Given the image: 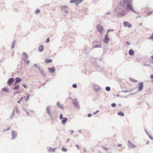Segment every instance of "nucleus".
Instances as JSON below:
<instances>
[{"label": "nucleus", "mask_w": 153, "mask_h": 153, "mask_svg": "<svg viewBox=\"0 0 153 153\" xmlns=\"http://www.w3.org/2000/svg\"><path fill=\"white\" fill-rule=\"evenodd\" d=\"M129 0H123V3L118 4V8L116 10L117 15L120 16H123L125 15V13L126 10H131L134 13L138 14V12H136L134 9L131 5L129 4Z\"/></svg>", "instance_id": "nucleus-1"}, {"label": "nucleus", "mask_w": 153, "mask_h": 153, "mask_svg": "<svg viewBox=\"0 0 153 153\" xmlns=\"http://www.w3.org/2000/svg\"><path fill=\"white\" fill-rule=\"evenodd\" d=\"M60 9L62 13L65 16H66V13L68 14L69 13V9L67 6H61Z\"/></svg>", "instance_id": "nucleus-2"}, {"label": "nucleus", "mask_w": 153, "mask_h": 153, "mask_svg": "<svg viewBox=\"0 0 153 153\" xmlns=\"http://www.w3.org/2000/svg\"><path fill=\"white\" fill-rule=\"evenodd\" d=\"M50 106H48L46 108V110L47 111V114L52 119L53 118V115L51 113V112L50 109Z\"/></svg>", "instance_id": "nucleus-3"}, {"label": "nucleus", "mask_w": 153, "mask_h": 153, "mask_svg": "<svg viewBox=\"0 0 153 153\" xmlns=\"http://www.w3.org/2000/svg\"><path fill=\"white\" fill-rule=\"evenodd\" d=\"M96 28L97 31L100 33H102V31L103 30L104 28L103 27L100 25L99 24L97 25Z\"/></svg>", "instance_id": "nucleus-4"}, {"label": "nucleus", "mask_w": 153, "mask_h": 153, "mask_svg": "<svg viewBox=\"0 0 153 153\" xmlns=\"http://www.w3.org/2000/svg\"><path fill=\"white\" fill-rule=\"evenodd\" d=\"M103 41L104 43L106 44L109 43L110 41V39L108 37V34L107 33H106L104 39Z\"/></svg>", "instance_id": "nucleus-5"}, {"label": "nucleus", "mask_w": 153, "mask_h": 153, "mask_svg": "<svg viewBox=\"0 0 153 153\" xmlns=\"http://www.w3.org/2000/svg\"><path fill=\"white\" fill-rule=\"evenodd\" d=\"M123 25L125 27H128L129 28H131L132 27V25L131 24L126 21L123 22Z\"/></svg>", "instance_id": "nucleus-6"}, {"label": "nucleus", "mask_w": 153, "mask_h": 153, "mask_svg": "<svg viewBox=\"0 0 153 153\" xmlns=\"http://www.w3.org/2000/svg\"><path fill=\"white\" fill-rule=\"evenodd\" d=\"M82 0H72L69 2L70 3H75L78 5L82 2Z\"/></svg>", "instance_id": "nucleus-7"}, {"label": "nucleus", "mask_w": 153, "mask_h": 153, "mask_svg": "<svg viewBox=\"0 0 153 153\" xmlns=\"http://www.w3.org/2000/svg\"><path fill=\"white\" fill-rule=\"evenodd\" d=\"M138 91L139 92H140L143 89V82H140L138 84Z\"/></svg>", "instance_id": "nucleus-8"}, {"label": "nucleus", "mask_w": 153, "mask_h": 153, "mask_svg": "<svg viewBox=\"0 0 153 153\" xmlns=\"http://www.w3.org/2000/svg\"><path fill=\"white\" fill-rule=\"evenodd\" d=\"M128 146L129 148H134L136 147V146L132 144L129 140H128Z\"/></svg>", "instance_id": "nucleus-9"}, {"label": "nucleus", "mask_w": 153, "mask_h": 153, "mask_svg": "<svg viewBox=\"0 0 153 153\" xmlns=\"http://www.w3.org/2000/svg\"><path fill=\"white\" fill-rule=\"evenodd\" d=\"M11 134L12 137L11 139L12 140L16 138L17 136V134L16 131L13 130H12L11 132Z\"/></svg>", "instance_id": "nucleus-10"}, {"label": "nucleus", "mask_w": 153, "mask_h": 153, "mask_svg": "<svg viewBox=\"0 0 153 153\" xmlns=\"http://www.w3.org/2000/svg\"><path fill=\"white\" fill-rule=\"evenodd\" d=\"M73 105L77 108H79V105L76 100H74L72 101Z\"/></svg>", "instance_id": "nucleus-11"}, {"label": "nucleus", "mask_w": 153, "mask_h": 153, "mask_svg": "<svg viewBox=\"0 0 153 153\" xmlns=\"http://www.w3.org/2000/svg\"><path fill=\"white\" fill-rule=\"evenodd\" d=\"M100 88V87L98 85H94V90L96 92H97Z\"/></svg>", "instance_id": "nucleus-12"}, {"label": "nucleus", "mask_w": 153, "mask_h": 153, "mask_svg": "<svg viewBox=\"0 0 153 153\" xmlns=\"http://www.w3.org/2000/svg\"><path fill=\"white\" fill-rule=\"evenodd\" d=\"M14 81V79L13 78H11L9 79L7 81V83L9 85H11L12 83Z\"/></svg>", "instance_id": "nucleus-13"}, {"label": "nucleus", "mask_w": 153, "mask_h": 153, "mask_svg": "<svg viewBox=\"0 0 153 153\" xmlns=\"http://www.w3.org/2000/svg\"><path fill=\"white\" fill-rule=\"evenodd\" d=\"M48 70L51 73H53L55 72V68L54 67L48 68Z\"/></svg>", "instance_id": "nucleus-14"}, {"label": "nucleus", "mask_w": 153, "mask_h": 153, "mask_svg": "<svg viewBox=\"0 0 153 153\" xmlns=\"http://www.w3.org/2000/svg\"><path fill=\"white\" fill-rule=\"evenodd\" d=\"M23 55L24 57H23V60H24L25 59H28V56L27 54L25 52H24L23 53Z\"/></svg>", "instance_id": "nucleus-15"}, {"label": "nucleus", "mask_w": 153, "mask_h": 153, "mask_svg": "<svg viewBox=\"0 0 153 153\" xmlns=\"http://www.w3.org/2000/svg\"><path fill=\"white\" fill-rule=\"evenodd\" d=\"M57 105L61 109H63V105L60 104L59 102H57Z\"/></svg>", "instance_id": "nucleus-16"}, {"label": "nucleus", "mask_w": 153, "mask_h": 153, "mask_svg": "<svg viewBox=\"0 0 153 153\" xmlns=\"http://www.w3.org/2000/svg\"><path fill=\"white\" fill-rule=\"evenodd\" d=\"M128 53L130 55L132 56L134 55V51L132 49H131L129 50Z\"/></svg>", "instance_id": "nucleus-17"}, {"label": "nucleus", "mask_w": 153, "mask_h": 153, "mask_svg": "<svg viewBox=\"0 0 153 153\" xmlns=\"http://www.w3.org/2000/svg\"><path fill=\"white\" fill-rule=\"evenodd\" d=\"M68 118L67 117L64 118L62 120V124H64L67 121Z\"/></svg>", "instance_id": "nucleus-18"}, {"label": "nucleus", "mask_w": 153, "mask_h": 153, "mask_svg": "<svg viewBox=\"0 0 153 153\" xmlns=\"http://www.w3.org/2000/svg\"><path fill=\"white\" fill-rule=\"evenodd\" d=\"M2 91L6 92H9V89L7 88L6 87L3 88L2 89Z\"/></svg>", "instance_id": "nucleus-19"}, {"label": "nucleus", "mask_w": 153, "mask_h": 153, "mask_svg": "<svg viewBox=\"0 0 153 153\" xmlns=\"http://www.w3.org/2000/svg\"><path fill=\"white\" fill-rule=\"evenodd\" d=\"M52 62V60L51 59H46L45 60V62L46 63H49L51 62Z\"/></svg>", "instance_id": "nucleus-20"}, {"label": "nucleus", "mask_w": 153, "mask_h": 153, "mask_svg": "<svg viewBox=\"0 0 153 153\" xmlns=\"http://www.w3.org/2000/svg\"><path fill=\"white\" fill-rule=\"evenodd\" d=\"M43 46L42 45H40L39 48V51L40 52H42L43 50Z\"/></svg>", "instance_id": "nucleus-21"}, {"label": "nucleus", "mask_w": 153, "mask_h": 153, "mask_svg": "<svg viewBox=\"0 0 153 153\" xmlns=\"http://www.w3.org/2000/svg\"><path fill=\"white\" fill-rule=\"evenodd\" d=\"M15 111V110H13V112L12 113V114L10 116V119H12L13 118V117L14 116V113Z\"/></svg>", "instance_id": "nucleus-22"}, {"label": "nucleus", "mask_w": 153, "mask_h": 153, "mask_svg": "<svg viewBox=\"0 0 153 153\" xmlns=\"http://www.w3.org/2000/svg\"><path fill=\"white\" fill-rule=\"evenodd\" d=\"M117 114L120 116H123L124 115V113L121 111H120L118 112Z\"/></svg>", "instance_id": "nucleus-23"}, {"label": "nucleus", "mask_w": 153, "mask_h": 153, "mask_svg": "<svg viewBox=\"0 0 153 153\" xmlns=\"http://www.w3.org/2000/svg\"><path fill=\"white\" fill-rule=\"evenodd\" d=\"M20 88V86L19 85H17L14 86L13 88V90H18Z\"/></svg>", "instance_id": "nucleus-24"}, {"label": "nucleus", "mask_w": 153, "mask_h": 153, "mask_svg": "<svg viewBox=\"0 0 153 153\" xmlns=\"http://www.w3.org/2000/svg\"><path fill=\"white\" fill-rule=\"evenodd\" d=\"M15 79L16 81L18 82H19L22 81L21 79L19 77L16 78Z\"/></svg>", "instance_id": "nucleus-25"}, {"label": "nucleus", "mask_w": 153, "mask_h": 153, "mask_svg": "<svg viewBox=\"0 0 153 153\" xmlns=\"http://www.w3.org/2000/svg\"><path fill=\"white\" fill-rule=\"evenodd\" d=\"M15 42H16L15 40H14L13 41V42L12 43V45L11 46V48L12 49H13L14 48L15 44Z\"/></svg>", "instance_id": "nucleus-26"}, {"label": "nucleus", "mask_w": 153, "mask_h": 153, "mask_svg": "<svg viewBox=\"0 0 153 153\" xmlns=\"http://www.w3.org/2000/svg\"><path fill=\"white\" fill-rule=\"evenodd\" d=\"M25 62L26 63L27 65H28L30 62V61L29 60H28L27 59H25L24 60Z\"/></svg>", "instance_id": "nucleus-27"}, {"label": "nucleus", "mask_w": 153, "mask_h": 153, "mask_svg": "<svg viewBox=\"0 0 153 153\" xmlns=\"http://www.w3.org/2000/svg\"><path fill=\"white\" fill-rule=\"evenodd\" d=\"M55 150V148L52 149L51 148H50L48 149V151L50 152L51 151H52L53 152H54Z\"/></svg>", "instance_id": "nucleus-28"}, {"label": "nucleus", "mask_w": 153, "mask_h": 153, "mask_svg": "<svg viewBox=\"0 0 153 153\" xmlns=\"http://www.w3.org/2000/svg\"><path fill=\"white\" fill-rule=\"evenodd\" d=\"M62 150L64 152H66L67 151V149L64 147H62Z\"/></svg>", "instance_id": "nucleus-29"}, {"label": "nucleus", "mask_w": 153, "mask_h": 153, "mask_svg": "<svg viewBox=\"0 0 153 153\" xmlns=\"http://www.w3.org/2000/svg\"><path fill=\"white\" fill-rule=\"evenodd\" d=\"M100 47H101V45H94V48H95Z\"/></svg>", "instance_id": "nucleus-30"}, {"label": "nucleus", "mask_w": 153, "mask_h": 153, "mask_svg": "<svg viewBox=\"0 0 153 153\" xmlns=\"http://www.w3.org/2000/svg\"><path fill=\"white\" fill-rule=\"evenodd\" d=\"M153 13V11H149L147 13V15L148 16H150Z\"/></svg>", "instance_id": "nucleus-31"}, {"label": "nucleus", "mask_w": 153, "mask_h": 153, "mask_svg": "<svg viewBox=\"0 0 153 153\" xmlns=\"http://www.w3.org/2000/svg\"><path fill=\"white\" fill-rule=\"evenodd\" d=\"M111 90V88L110 87L107 86L105 87V90L107 91H109Z\"/></svg>", "instance_id": "nucleus-32"}, {"label": "nucleus", "mask_w": 153, "mask_h": 153, "mask_svg": "<svg viewBox=\"0 0 153 153\" xmlns=\"http://www.w3.org/2000/svg\"><path fill=\"white\" fill-rule=\"evenodd\" d=\"M30 94H28L26 97V101H27L29 100L30 97Z\"/></svg>", "instance_id": "nucleus-33"}, {"label": "nucleus", "mask_w": 153, "mask_h": 153, "mask_svg": "<svg viewBox=\"0 0 153 153\" xmlns=\"http://www.w3.org/2000/svg\"><path fill=\"white\" fill-rule=\"evenodd\" d=\"M148 39H151L153 41V33H152L151 36L149 37Z\"/></svg>", "instance_id": "nucleus-34"}, {"label": "nucleus", "mask_w": 153, "mask_h": 153, "mask_svg": "<svg viewBox=\"0 0 153 153\" xmlns=\"http://www.w3.org/2000/svg\"><path fill=\"white\" fill-rule=\"evenodd\" d=\"M72 87L74 88H76L77 87V85L76 84L74 83L72 85Z\"/></svg>", "instance_id": "nucleus-35"}, {"label": "nucleus", "mask_w": 153, "mask_h": 153, "mask_svg": "<svg viewBox=\"0 0 153 153\" xmlns=\"http://www.w3.org/2000/svg\"><path fill=\"white\" fill-rule=\"evenodd\" d=\"M40 72L42 75H43L44 76H45V73L42 70L41 71H40Z\"/></svg>", "instance_id": "nucleus-36"}, {"label": "nucleus", "mask_w": 153, "mask_h": 153, "mask_svg": "<svg viewBox=\"0 0 153 153\" xmlns=\"http://www.w3.org/2000/svg\"><path fill=\"white\" fill-rule=\"evenodd\" d=\"M111 106L112 107H116V105L115 103H112L111 104Z\"/></svg>", "instance_id": "nucleus-37"}, {"label": "nucleus", "mask_w": 153, "mask_h": 153, "mask_svg": "<svg viewBox=\"0 0 153 153\" xmlns=\"http://www.w3.org/2000/svg\"><path fill=\"white\" fill-rule=\"evenodd\" d=\"M40 12V10L38 9H37L36 11H35V13L36 14H37V13H39Z\"/></svg>", "instance_id": "nucleus-38"}, {"label": "nucleus", "mask_w": 153, "mask_h": 153, "mask_svg": "<svg viewBox=\"0 0 153 153\" xmlns=\"http://www.w3.org/2000/svg\"><path fill=\"white\" fill-rule=\"evenodd\" d=\"M114 30L113 29H108L107 30V32L108 33L110 32V31H113Z\"/></svg>", "instance_id": "nucleus-39"}, {"label": "nucleus", "mask_w": 153, "mask_h": 153, "mask_svg": "<svg viewBox=\"0 0 153 153\" xmlns=\"http://www.w3.org/2000/svg\"><path fill=\"white\" fill-rule=\"evenodd\" d=\"M16 111V113H18V108L17 107H16L15 108Z\"/></svg>", "instance_id": "nucleus-40"}, {"label": "nucleus", "mask_w": 153, "mask_h": 153, "mask_svg": "<svg viewBox=\"0 0 153 153\" xmlns=\"http://www.w3.org/2000/svg\"><path fill=\"white\" fill-rule=\"evenodd\" d=\"M59 117H60V119L61 120L62 119H63V115H62V114H60Z\"/></svg>", "instance_id": "nucleus-41"}, {"label": "nucleus", "mask_w": 153, "mask_h": 153, "mask_svg": "<svg viewBox=\"0 0 153 153\" xmlns=\"http://www.w3.org/2000/svg\"><path fill=\"white\" fill-rule=\"evenodd\" d=\"M50 41V39H49V37H48L47 39V40H46V42L48 43Z\"/></svg>", "instance_id": "nucleus-42"}, {"label": "nucleus", "mask_w": 153, "mask_h": 153, "mask_svg": "<svg viewBox=\"0 0 153 153\" xmlns=\"http://www.w3.org/2000/svg\"><path fill=\"white\" fill-rule=\"evenodd\" d=\"M150 77L152 80V81L153 83V74L152 75L150 76Z\"/></svg>", "instance_id": "nucleus-43"}, {"label": "nucleus", "mask_w": 153, "mask_h": 153, "mask_svg": "<svg viewBox=\"0 0 153 153\" xmlns=\"http://www.w3.org/2000/svg\"><path fill=\"white\" fill-rule=\"evenodd\" d=\"M22 100V97L21 98V99H20V100H19L17 101V102L18 103H20L21 101Z\"/></svg>", "instance_id": "nucleus-44"}, {"label": "nucleus", "mask_w": 153, "mask_h": 153, "mask_svg": "<svg viewBox=\"0 0 153 153\" xmlns=\"http://www.w3.org/2000/svg\"><path fill=\"white\" fill-rule=\"evenodd\" d=\"M145 131L146 132V134L148 135L149 137V136H151L149 134L148 132L147 131V130L146 129L145 130Z\"/></svg>", "instance_id": "nucleus-45"}, {"label": "nucleus", "mask_w": 153, "mask_h": 153, "mask_svg": "<svg viewBox=\"0 0 153 153\" xmlns=\"http://www.w3.org/2000/svg\"><path fill=\"white\" fill-rule=\"evenodd\" d=\"M99 112V110H97V111H96L95 112H94L93 113V114H96L98 112Z\"/></svg>", "instance_id": "nucleus-46"}, {"label": "nucleus", "mask_w": 153, "mask_h": 153, "mask_svg": "<svg viewBox=\"0 0 153 153\" xmlns=\"http://www.w3.org/2000/svg\"><path fill=\"white\" fill-rule=\"evenodd\" d=\"M22 86L25 88H27V87L26 85L25 84H22Z\"/></svg>", "instance_id": "nucleus-47"}, {"label": "nucleus", "mask_w": 153, "mask_h": 153, "mask_svg": "<svg viewBox=\"0 0 153 153\" xmlns=\"http://www.w3.org/2000/svg\"><path fill=\"white\" fill-rule=\"evenodd\" d=\"M149 65H150L149 64H146V63H144V66H149Z\"/></svg>", "instance_id": "nucleus-48"}, {"label": "nucleus", "mask_w": 153, "mask_h": 153, "mask_svg": "<svg viewBox=\"0 0 153 153\" xmlns=\"http://www.w3.org/2000/svg\"><path fill=\"white\" fill-rule=\"evenodd\" d=\"M92 116V115L91 114H89L88 115V117H90Z\"/></svg>", "instance_id": "nucleus-49"}, {"label": "nucleus", "mask_w": 153, "mask_h": 153, "mask_svg": "<svg viewBox=\"0 0 153 153\" xmlns=\"http://www.w3.org/2000/svg\"><path fill=\"white\" fill-rule=\"evenodd\" d=\"M122 146V145L121 144H119L117 145V146L118 147H120Z\"/></svg>", "instance_id": "nucleus-50"}, {"label": "nucleus", "mask_w": 153, "mask_h": 153, "mask_svg": "<svg viewBox=\"0 0 153 153\" xmlns=\"http://www.w3.org/2000/svg\"><path fill=\"white\" fill-rule=\"evenodd\" d=\"M10 128V127H9L7 129H5V130L4 131H6L7 130H9Z\"/></svg>", "instance_id": "nucleus-51"}, {"label": "nucleus", "mask_w": 153, "mask_h": 153, "mask_svg": "<svg viewBox=\"0 0 153 153\" xmlns=\"http://www.w3.org/2000/svg\"><path fill=\"white\" fill-rule=\"evenodd\" d=\"M75 146L77 148V149H79V146H78V145H75Z\"/></svg>", "instance_id": "nucleus-52"}, {"label": "nucleus", "mask_w": 153, "mask_h": 153, "mask_svg": "<svg viewBox=\"0 0 153 153\" xmlns=\"http://www.w3.org/2000/svg\"><path fill=\"white\" fill-rule=\"evenodd\" d=\"M37 68L39 69V71H41L42 70H41L39 67H37Z\"/></svg>", "instance_id": "nucleus-53"}, {"label": "nucleus", "mask_w": 153, "mask_h": 153, "mask_svg": "<svg viewBox=\"0 0 153 153\" xmlns=\"http://www.w3.org/2000/svg\"><path fill=\"white\" fill-rule=\"evenodd\" d=\"M34 66L35 67H36V68H37L38 67H37V64H35L34 65Z\"/></svg>", "instance_id": "nucleus-54"}, {"label": "nucleus", "mask_w": 153, "mask_h": 153, "mask_svg": "<svg viewBox=\"0 0 153 153\" xmlns=\"http://www.w3.org/2000/svg\"><path fill=\"white\" fill-rule=\"evenodd\" d=\"M149 137L152 140H153V137H152V136H149Z\"/></svg>", "instance_id": "nucleus-55"}, {"label": "nucleus", "mask_w": 153, "mask_h": 153, "mask_svg": "<svg viewBox=\"0 0 153 153\" xmlns=\"http://www.w3.org/2000/svg\"><path fill=\"white\" fill-rule=\"evenodd\" d=\"M123 92H124V93H127V92H128V90H126V91H122Z\"/></svg>", "instance_id": "nucleus-56"}, {"label": "nucleus", "mask_w": 153, "mask_h": 153, "mask_svg": "<svg viewBox=\"0 0 153 153\" xmlns=\"http://www.w3.org/2000/svg\"><path fill=\"white\" fill-rule=\"evenodd\" d=\"M126 44H127L128 45H130V43H129V42H126Z\"/></svg>", "instance_id": "nucleus-57"}, {"label": "nucleus", "mask_w": 153, "mask_h": 153, "mask_svg": "<svg viewBox=\"0 0 153 153\" xmlns=\"http://www.w3.org/2000/svg\"><path fill=\"white\" fill-rule=\"evenodd\" d=\"M70 132L71 133V134H72L74 133V131L73 130H71L70 131Z\"/></svg>", "instance_id": "nucleus-58"}, {"label": "nucleus", "mask_w": 153, "mask_h": 153, "mask_svg": "<svg viewBox=\"0 0 153 153\" xmlns=\"http://www.w3.org/2000/svg\"><path fill=\"white\" fill-rule=\"evenodd\" d=\"M83 150H84V152H86V150L85 149H83Z\"/></svg>", "instance_id": "nucleus-59"}, {"label": "nucleus", "mask_w": 153, "mask_h": 153, "mask_svg": "<svg viewBox=\"0 0 153 153\" xmlns=\"http://www.w3.org/2000/svg\"><path fill=\"white\" fill-rule=\"evenodd\" d=\"M25 112L27 113V115H28V116H30V114H29V113L27 112V111H25Z\"/></svg>", "instance_id": "nucleus-60"}, {"label": "nucleus", "mask_w": 153, "mask_h": 153, "mask_svg": "<svg viewBox=\"0 0 153 153\" xmlns=\"http://www.w3.org/2000/svg\"><path fill=\"white\" fill-rule=\"evenodd\" d=\"M106 14H110V13L109 12H108L106 13Z\"/></svg>", "instance_id": "nucleus-61"}, {"label": "nucleus", "mask_w": 153, "mask_h": 153, "mask_svg": "<svg viewBox=\"0 0 153 153\" xmlns=\"http://www.w3.org/2000/svg\"><path fill=\"white\" fill-rule=\"evenodd\" d=\"M18 82H17L16 81V82H15V84H14V85H16V84H17V83H18Z\"/></svg>", "instance_id": "nucleus-62"}, {"label": "nucleus", "mask_w": 153, "mask_h": 153, "mask_svg": "<svg viewBox=\"0 0 153 153\" xmlns=\"http://www.w3.org/2000/svg\"><path fill=\"white\" fill-rule=\"evenodd\" d=\"M70 140L69 139H68L67 140V141L66 142V143H68Z\"/></svg>", "instance_id": "nucleus-63"}, {"label": "nucleus", "mask_w": 153, "mask_h": 153, "mask_svg": "<svg viewBox=\"0 0 153 153\" xmlns=\"http://www.w3.org/2000/svg\"><path fill=\"white\" fill-rule=\"evenodd\" d=\"M152 59H153V55L151 56Z\"/></svg>", "instance_id": "nucleus-64"}]
</instances>
